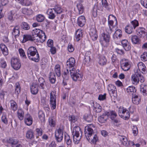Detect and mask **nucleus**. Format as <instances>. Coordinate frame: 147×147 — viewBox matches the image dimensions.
Masks as SVG:
<instances>
[{
    "mask_svg": "<svg viewBox=\"0 0 147 147\" xmlns=\"http://www.w3.org/2000/svg\"><path fill=\"white\" fill-rule=\"evenodd\" d=\"M72 135L74 143L77 144L79 143L82 136V131L79 127L76 126L74 127L73 130Z\"/></svg>",
    "mask_w": 147,
    "mask_h": 147,
    "instance_id": "nucleus-1",
    "label": "nucleus"
},
{
    "mask_svg": "<svg viewBox=\"0 0 147 147\" xmlns=\"http://www.w3.org/2000/svg\"><path fill=\"white\" fill-rule=\"evenodd\" d=\"M32 37L33 38V40L36 39V37H38L40 39L39 41L40 42H44L46 38V35L45 33L42 30L40 29H35L33 30L32 32ZM38 40V38L36 39Z\"/></svg>",
    "mask_w": 147,
    "mask_h": 147,
    "instance_id": "nucleus-2",
    "label": "nucleus"
},
{
    "mask_svg": "<svg viewBox=\"0 0 147 147\" xmlns=\"http://www.w3.org/2000/svg\"><path fill=\"white\" fill-rule=\"evenodd\" d=\"M92 127H94L93 124L88 125L86 126L84 129L85 136L89 142L90 140V138L94 134V133Z\"/></svg>",
    "mask_w": 147,
    "mask_h": 147,
    "instance_id": "nucleus-3",
    "label": "nucleus"
},
{
    "mask_svg": "<svg viewBox=\"0 0 147 147\" xmlns=\"http://www.w3.org/2000/svg\"><path fill=\"white\" fill-rule=\"evenodd\" d=\"M139 24L138 21L134 20L131 22L130 24L127 25L125 28V32L128 34H131L133 31V29L138 26Z\"/></svg>",
    "mask_w": 147,
    "mask_h": 147,
    "instance_id": "nucleus-4",
    "label": "nucleus"
},
{
    "mask_svg": "<svg viewBox=\"0 0 147 147\" xmlns=\"http://www.w3.org/2000/svg\"><path fill=\"white\" fill-rule=\"evenodd\" d=\"M76 61L74 58L71 57L66 62V68L67 72H68L69 69V71L74 70H75Z\"/></svg>",
    "mask_w": 147,
    "mask_h": 147,
    "instance_id": "nucleus-5",
    "label": "nucleus"
},
{
    "mask_svg": "<svg viewBox=\"0 0 147 147\" xmlns=\"http://www.w3.org/2000/svg\"><path fill=\"white\" fill-rule=\"evenodd\" d=\"M63 128L60 126L55 132V136L56 141L58 142H61L63 140Z\"/></svg>",
    "mask_w": 147,
    "mask_h": 147,
    "instance_id": "nucleus-6",
    "label": "nucleus"
},
{
    "mask_svg": "<svg viewBox=\"0 0 147 147\" xmlns=\"http://www.w3.org/2000/svg\"><path fill=\"white\" fill-rule=\"evenodd\" d=\"M118 113L119 115L123 119H127L130 117V113L128 111L123 107L119 108Z\"/></svg>",
    "mask_w": 147,
    "mask_h": 147,
    "instance_id": "nucleus-7",
    "label": "nucleus"
},
{
    "mask_svg": "<svg viewBox=\"0 0 147 147\" xmlns=\"http://www.w3.org/2000/svg\"><path fill=\"white\" fill-rule=\"evenodd\" d=\"M50 103L51 108L54 109L56 107V93L55 91H52L50 93Z\"/></svg>",
    "mask_w": 147,
    "mask_h": 147,
    "instance_id": "nucleus-8",
    "label": "nucleus"
},
{
    "mask_svg": "<svg viewBox=\"0 0 147 147\" xmlns=\"http://www.w3.org/2000/svg\"><path fill=\"white\" fill-rule=\"evenodd\" d=\"M12 67L15 70L19 69L21 67V63L19 59L18 58H12L11 60Z\"/></svg>",
    "mask_w": 147,
    "mask_h": 147,
    "instance_id": "nucleus-9",
    "label": "nucleus"
},
{
    "mask_svg": "<svg viewBox=\"0 0 147 147\" xmlns=\"http://www.w3.org/2000/svg\"><path fill=\"white\" fill-rule=\"evenodd\" d=\"M108 117L110 116V118L113 121L114 124L119 123L120 122V120L118 119H115L117 116L116 112L115 111H110L109 112H107Z\"/></svg>",
    "mask_w": 147,
    "mask_h": 147,
    "instance_id": "nucleus-10",
    "label": "nucleus"
},
{
    "mask_svg": "<svg viewBox=\"0 0 147 147\" xmlns=\"http://www.w3.org/2000/svg\"><path fill=\"white\" fill-rule=\"evenodd\" d=\"M71 76L74 81H76L77 80H81L82 79V76L79 73H76L75 70L70 71Z\"/></svg>",
    "mask_w": 147,
    "mask_h": 147,
    "instance_id": "nucleus-11",
    "label": "nucleus"
},
{
    "mask_svg": "<svg viewBox=\"0 0 147 147\" xmlns=\"http://www.w3.org/2000/svg\"><path fill=\"white\" fill-rule=\"evenodd\" d=\"M108 118L107 112H106L98 117V120L100 123H104L106 122Z\"/></svg>",
    "mask_w": 147,
    "mask_h": 147,
    "instance_id": "nucleus-12",
    "label": "nucleus"
},
{
    "mask_svg": "<svg viewBox=\"0 0 147 147\" xmlns=\"http://www.w3.org/2000/svg\"><path fill=\"white\" fill-rule=\"evenodd\" d=\"M97 31L95 28H92L90 29V35L93 40H96L98 37L96 34Z\"/></svg>",
    "mask_w": 147,
    "mask_h": 147,
    "instance_id": "nucleus-13",
    "label": "nucleus"
},
{
    "mask_svg": "<svg viewBox=\"0 0 147 147\" xmlns=\"http://www.w3.org/2000/svg\"><path fill=\"white\" fill-rule=\"evenodd\" d=\"M24 122L28 126L31 125L32 123V120L30 114H27L25 116Z\"/></svg>",
    "mask_w": 147,
    "mask_h": 147,
    "instance_id": "nucleus-14",
    "label": "nucleus"
},
{
    "mask_svg": "<svg viewBox=\"0 0 147 147\" xmlns=\"http://www.w3.org/2000/svg\"><path fill=\"white\" fill-rule=\"evenodd\" d=\"M121 43L126 51H128L130 49L131 46L129 42L126 40H122L121 41Z\"/></svg>",
    "mask_w": 147,
    "mask_h": 147,
    "instance_id": "nucleus-15",
    "label": "nucleus"
},
{
    "mask_svg": "<svg viewBox=\"0 0 147 147\" xmlns=\"http://www.w3.org/2000/svg\"><path fill=\"white\" fill-rule=\"evenodd\" d=\"M28 55H39L36 49L34 47H30L27 51Z\"/></svg>",
    "mask_w": 147,
    "mask_h": 147,
    "instance_id": "nucleus-16",
    "label": "nucleus"
},
{
    "mask_svg": "<svg viewBox=\"0 0 147 147\" xmlns=\"http://www.w3.org/2000/svg\"><path fill=\"white\" fill-rule=\"evenodd\" d=\"M20 27L18 25L14 26L12 31V34L15 38L18 37L20 34Z\"/></svg>",
    "mask_w": 147,
    "mask_h": 147,
    "instance_id": "nucleus-17",
    "label": "nucleus"
},
{
    "mask_svg": "<svg viewBox=\"0 0 147 147\" xmlns=\"http://www.w3.org/2000/svg\"><path fill=\"white\" fill-rule=\"evenodd\" d=\"M136 33L140 37H141L142 36L143 37L145 36L146 32L144 28H140L137 30Z\"/></svg>",
    "mask_w": 147,
    "mask_h": 147,
    "instance_id": "nucleus-18",
    "label": "nucleus"
},
{
    "mask_svg": "<svg viewBox=\"0 0 147 147\" xmlns=\"http://www.w3.org/2000/svg\"><path fill=\"white\" fill-rule=\"evenodd\" d=\"M138 71L135 72V74H133L131 76V80L134 84H137L139 83V79L138 76Z\"/></svg>",
    "mask_w": 147,
    "mask_h": 147,
    "instance_id": "nucleus-19",
    "label": "nucleus"
},
{
    "mask_svg": "<svg viewBox=\"0 0 147 147\" xmlns=\"http://www.w3.org/2000/svg\"><path fill=\"white\" fill-rule=\"evenodd\" d=\"M138 70L139 71L141 70L143 72H142V73L144 74H145L146 73V67L145 65L142 62H139L138 64Z\"/></svg>",
    "mask_w": 147,
    "mask_h": 147,
    "instance_id": "nucleus-20",
    "label": "nucleus"
},
{
    "mask_svg": "<svg viewBox=\"0 0 147 147\" xmlns=\"http://www.w3.org/2000/svg\"><path fill=\"white\" fill-rule=\"evenodd\" d=\"M132 102L133 103L136 105L138 104L140 102V97L137 95L136 94L132 96Z\"/></svg>",
    "mask_w": 147,
    "mask_h": 147,
    "instance_id": "nucleus-21",
    "label": "nucleus"
},
{
    "mask_svg": "<svg viewBox=\"0 0 147 147\" xmlns=\"http://www.w3.org/2000/svg\"><path fill=\"white\" fill-rule=\"evenodd\" d=\"M38 84H40V87L43 90L45 89L46 87V83L42 77H40L38 79Z\"/></svg>",
    "mask_w": 147,
    "mask_h": 147,
    "instance_id": "nucleus-22",
    "label": "nucleus"
},
{
    "mask_svg": "<svg viewBox=\"0 0 147 147\" xmlns=\"http://www.w3.org/2000/svg\"><path fill=\"white\" fill-rule=\"evenodd\" d=\"M86 22V20L85 17L83 16H81L79 17L78 19V25L80 27L83 26Z\"/></svg>",
    "mask_w": 147,
    "mask_h": 147,
    "instance_id": "nucleus-23",
    "label": "nucleus"
},
{
    "mask_svg": "<svg viewBox=\"0 0 147 147\" xmlns=\"http://www.w3.org/2000/svg\"><path fill=\"white\" fill-rule=\"evenodd\" d=\"M121 67L122 69L125 71H127L130 69V66L127 62L121 61Z\"/></svg>",
    "mask_w": 147,
    "mask_h": 147,
    "instance_id": "nucleus-24",
    "label": "nucleus"
},
{
    "mask_svg": "<svg viewBox=\"0 0 147 147\" xmlns=\"http://www.w3.org/2000/svg\"><path fill=\"white\" fill-rule=\"evenodd\" d=\"M136 91V89L133 86H129L126 89L127 92L129 94L132 95L135 94Z\"/></svg>",
    "mask_w": 147,
    "mask_h": 147,
    "instance_id": "nucleus-25",
    "label": "nucleus"
},
{
    "mask_svg": "<svg viewBox=\"0 0 147 147\" xmlns=\"http://www.w3.org/2000/svg\"><path fill=\"white\" fill-rule=\"evenodd\" d=\"M23 40L22 41V43H24L26 41L29 40L31 41H34L33 38L32 37L31 35L28 34H25L23 35Z\"/></svg>",
    "mask_w": 147,
    "mask_h": 147,
    "instance_id": "nucleus-26",
    "label": "nucleus"
},
{
    "mask_svg": "<svg viewBox=\"0 0 147 147\" xmlns=\"http://www.w3.org/2000/svg\"><path fill=\"white\" fill-rule=\"evenodd\" d=\"M30 90L31 93L34 95L36 94L38 91V86L36 85H33L30 87Z\"/></svg>",
    "mask_w": 147,
    "mask_h": 147,
    "instance_id": "nucleus-27",
    "label": "nucleus"
},
{
    "mask_svg": "<svg viewBox=\"0 0 147 147\" xmlns=\"http://www.w3.org/2000/svg\"><path fill=\"white\" fill-rule=\"evenodd\" d=\"M108 90L113 94H115L117 89L115 86L112 84H109L108 87Z\"/></svg>",
    "mask_w": 147,
    "mask_h": 147,
    "instance_id": "nucleus-28",
    "label": "nucleus"
},
{
    "mask_svg": "<svg viewBox=\"0 0 147 147\" xmlns=\"http://www.w3.org/2000/svg\"><path fill=\"white\" fill-rule=\"evenodd\" d=\"M26 137L27 138L30 140L34 138V133L31 129H30L27 131L26 134Z\"/></svg>",
    "mask_w": 147,
    "mask_h": 147,
    "instance_id": "nucleus-29",
    "label": "nucleus"
},
{
    "mask_svg": "<svg viewBox=\"0 0 147 147\" xmlns=\"http://www.w3.org/2000/svg\"><path fill=\"white\" fill-rule=\"evenodd\" d=\"M122 36V32L119 29L117 30L113 35V38L115 40L117 39L118 37L121 38Z\"/></svg>",
    "mask_w": 147,
    "mask_h": 147,
    "instance_id": "nucleus-30",
    "label": "nucleus"
},
{
    "mask_svg": "<svg viewBox=\"0 0 147 147\" xmlns=\"http://www.w3.org/2000/svg\"><path fill=\"white\" fill-rule=\"evenodd\" d=\"M0 48L4 55H7L8 54V49L4 44H1Z\"/></svg>",
    "mask_w": 147,
    "mask_h": 147,
    "instance_id": "nucleus-31",
    "label": "nucleus"
},
{
    "mask_svg": "<svg viewBox=\"0 0 147 147\" xmlns=\"http://www.w3.org/2000/svg\"><path fill=\"white\" fill-rule=\"evenodd\" d=\"M47 13L49 15V18L51 19H54L55 17V15L53 11V9H49L47 11Z\"/></svg>",
    "mask_w": 147,
    "mask_h": 147,
    "instance_id": "nucleus-32",
    "label": "nucleus"
},
{
    "mask_svg": "<svg viewBox=\"0 0 147 147\" xmlns=\"http://www.w3.org/2000/svg\"><path fill=\"white\" fill-rule=\"evenodd\" d=\"M55 71L58 77L61 76L60 66L59 64L56 65L55 67Z\"/></svg>",
    "mask_w": 147,
    "mask_h": 147,
    "instance_id": "nucleus-33",
    "label": "nucleus"
},
{
    "mask_svg": "<svg viewBox=\"0 0 147 147\" xmlns=\"http://www.w3.org/2000/svg\"><path fill=\"white\" fill-rule=\"evenodd\" d=\"M140 91L144 95L147 94V85L142 84L140 86Z\"/></svg>",
    "mask_w": 147,
    "mask_h": 147,
    "instance_id": "nucleus-34",
    "label": "nucleus"
},
{
    "mask_svg": "<svg viewBox=\"0 0 147 147\" xmlns=\"http://www.w3.org/2000/svg\"><path fill=\"white\" fill-rule=\"evenodd\" d=\"M52 9L57 14H60L62 12V9L61 8L60 6L58 5H55L54 7Z\"/></svg>",
    "mask_w": 147,
    "mask_h": 147,
    "instance_id": "nucleus-35",
    "label": "nucleus"
},
{
    "mask_svg": "<svg viewBox=\"0 0 147 147\" xmlns=\"http://www.w3.org/2000/svg\"><path fill=\"white\" fill-rule=\"evenodd\" d=\"M38 117L42 122L45 121V115L43 112L39 111L38 113Z\"/></svg>",
    "mask_w": 147,
    "mask_h": 147,
    "instance_id": "nucleus-36",
    "label": "nucleus"
},
{
    "mask_svg": "<svg viewBox=\"0 0 147 147\" xmlns=\"http://www.w3.org/2000/svg\"><path fill=\"white\" fill-rule=\"evenodd\" d=\"M100 59L99 63L101 65H104L106 64V60L104 56H100Z\"/></svg>",
    "mask_w": 147,
    "mask_h": 147,
    "instance_id": "nucleus-37",
    "label": "nucleus"
},
{
    "mask_svg": "<svg viewBox=\"0 0 147 147\" xmlns=\"http://www.w3.org/2000/svg\"><path fill=\"white\" fill-rule=\"evenodd\" d=\"M65 139L67 145L71 146L72 144V141L69 136L67 134L66 135L65 134Z\"/></svg>",
    "mask_w": 147,
    "mask_h": 147,
    "instance_id": "nucleus-38",
    "label": "nucleus"
},
{
    "mask_svg": "<svg viewBox=\"0 0 147 147\" xmlns=\"http://www.w3.org/2000/svg\"><path fill=\"white\" fill-rule=\"evenodd\" d=\"M101 36L103 37L104 40L107 43L109 42L110 38V34H105L104 33L101 34Z\"/></svg>",
    "mask_w": 147,
    "mask_h": 147,
    "instance_id": "nucleus-39",
    "label": "nucleus"
},
{
    "mask_svg": "<svg viewBox=\"0 0 147 147\" xmlns=\"http://www.w3.org/2000/svg\"><path fill=\"white\" fill-rule=\"evenodd\" d=\"M84 119L88 122H91L92 121V116L90 114L85 115L84 116Z\"/></svg>",
    "mask_w": 147,
    "mask_h": 147,
    "instance_id": "nucleus-40",
    "label": "nucleus"
},
{
    "mask_svg": "<svg viewBox=\"0 0 147 147\" xmlns=\"http://www.w3.org/2000/svg\"><path fill=\"white\" fill-rule=\"evenodd\" d=\"M131 40L134 44H137L140 41V40L138 37L136 35H134L131 36Z\"/></svg>",
    "mask_w": 147,
    "mask_h": 147,
    "instance_id": "nucleus-41",
    "label": "nucleus"
},
{
    "mask_svg": "<svg viewBox=\"0 0 147 147\" xmlns=\"http://www.w3.org/2000/svg\"><path fill=\"white\" fill-rule=\"evenodd\" d=\"M21 28L24 30H29L30 28V26L29 24L26 22H22L21 24Z\"/></svg>",
    "mask_w": 147,
    "mask_h": 147,
    "instance_id": "nucleus-42",
    "label": "nucleus"
},
{
    "mask_svg": "<svg viewBox=\"0 0 147 147\" xmlns=\"http://www.w3.org/2000/svg\"><path fill=\"white\" fill-rule=\"evenodd\" d=\"M10 102L11 109L13 111H15L17 109V106L16 103L13 100H11Z\"/></svg>",
    "mask_w": 147,
    "mask_h": 147,
    "instance_id": "nucleus-43",
    "label": "nucleus"
},
{
    "mask_svg": "<svg viewBox=\"0 0 147 147\" xmlns=\"http://www.w3.org/2000/svg\"><path fill=\"white\" fill-rule=\"evenodd\" d=\"M18 117L20 120L23 119L24 117V112L21 110H18L17 112Z\"/></svg>",
    "mask_w": 147,
    "mask_h": 147,
    "instance_id": "nucleus-44",
    "label": "nucleus"
},
{
    "mask_svg": "<svg viewBox=\"0 0 147 147\" xmlns=\"http://www.w3.org/2000/svg\"><path fill=\"white\" fill-rule=\"evenodd\" d=\"M22 12L24 14L28 15H30L32 13L31 9H28L27 8H23Z\"/></svg>",
    "mask_w": 147,
    "mask_h": 147,
    "instance_id": "nucleus-45",
    "label": "nucleus"
},
{
    "mask_svg": "<svg viewBox=\"0 0 147 147\" xmlns=\"http://www.w3.org/2000/svg\"><path fill=\"white\" fill-rule=\"evenodd\" d=\"M29 58L32 60L36 62H38L39 61V56H28Z\"/></svg>",
    "mask_w": 147,
    "mask_h": 147,
    "instance_id": "nucleus-46",
    "label": "nucleus"
},
{
    "mask_svg": "<svg viewBox=\"0 0 147 147\" xmlns=\"http://www.w3.org/2000/svg\"><path fill=\"white\" fill-rule=\"evenodd\" d=\"M111 17L113 18L114 19H115L116 20V18L115 16L112 15H110L108 17V26H112L113 24V21L112 20H110V19Z\"/></svg>",
    "mask_w": 147,
    "mask_h": 147,
    "instance_id": "nucleus-47",
    "label": "nucleus"
},
{
    "mask_svg": "<svg viewBox=\"0 0 147 147\" xmlns=\"http://www.w3.org/2000/svg\"><path fill=\"white\" fill-rule=\"evenodd\" d=\"M21 91V88L19 83H17L15 85V92L17 94H19Z\"/></svg>",
    "mask_w": 147,
    "mask_h": 147,
    "instance_id": "nucleus-48",
    "label": "nucleus"
},
{
    "mask_svg": "<svg viewBox=\"0 0 147 147\" xmlns=\"http://www.w3.org/2000/svg\"><path fill=\"white\" fill-rule=\"evenodd\" d=\"M77 7L79 13L80 14H82L84 10V8L82 5L81 3L78 4Z\"/></svg>",
    "mask_w": 147,
    "mask_h": 147,
    "instance_id": "nucleus-49",
    "label": "nucleus"
},
{
    "mask_svg": "<svg viewBox=\"0 0 147 147\" xmlns=\"http://www.w3.org/2000/svg\"><path fill=\"white\" fill-rule=\"evenodd\" d=\"M52 73L51 72L49 74V80L50 82L52 84H54L55 82L56 81V78L55 75L52 76H51Z\"/></svg>",
    "mask_w": 147,
    "mask_h": 147,
    "instance_id": "nucleus-50",
    "label": "nucleus"
},
{
    "mask_svg": "<svg viewBox=\"0 0 147 147\" xmlns=\"http://www.w3.org/2000/svg\"><path fill=\"white\" fill-rule=\"evenodd\" d=\"M45 19L44 16L41 14H39L36 16V20L38 22H42Z\"/></svg>",
    "mask_w": 147,
    "mask_h": 147,
    "instance_id": "nucleus-51",
    "label": "nucleus"
},
{
    "mask_svg": "<svg viewBox=\"0 0 147 147\" xmlns=\"http://www.w3.org/2000/svg\"><path fill=\"white\" fill-rule=\"evenodd\" d=\"M49 125L51 127H54L55 125V120L52 117H50L49 119Z\"/></svg>",
    "mask_w": 147,
    "mask_h": 147,
    "instance_id": "nucleus-52",
    "label": "nucleus"
},
{
    "mask_svg": "<svg viewBox=\"0 0 147 147\" xmlns=\"http://www.w3.org/2000/svg\"><path fill=\"white\" fill-rule=\"evenodd\" d=\"M69 71L68 72H64L63 74H62V76L64 79L65 80H67L69 78Z\"/></svg>",
    "mask_w": 147,
    "mask_h": 147,
    "instance_id": "nucleus-53",
    "label": "nucleus"
},
{
    "mask_svg": "<svg viewBox=\"0 0 147 147\" xmlns=\"http://www.w3.org/2000/svg\"><path fill=\"white\" fill-rule=\"evenodd\" d=\"M94 109L97 113H100L102 111V107L99 104L96 105V107H94Z\"/></svg>",
    "mask_w": 147,
    "mask_h": 147,
    "instance_id": "nucleus-54",
    "label": "nucleus"
},
{
    "mask_svg": "<svg viewBox=\"0 0 147 147\" xmlns=\"http://www.w3.org/2000/svg\"><path fill=\"white\" fill-rule=\"evenodd\" d=\"M98 140V138L96 134L94 135V136L93 138L92 137L90 138V140H91V141H92V142L94 143H96L97 141Z\"/></svg>",
    "mask_w": 147,
    "mask_h": 147,
    "instance_id": "nucleus-55",
    "label": "nucleus"
},
{
    "mask_svg": "<svg viewBox=\"0 0 147 147\" xmlns=\"http://www.w3.org/2000/svg\"><path fill=\"white\" fill-rule=\"evenodd\" d=\"M36 132L38 135V136H36L37 138L38 137V136H40L42 135V130L41 129L37 128L36 129Z\"/></svg>",
    "mask_w": 147,
    "mask_h": 147,
    "instance_id": "nucleus-56",
    "label": "nucleus"
},
{
    "mask_svg": "<svg viewBox=\"0 0 147 147\" xmlns=\"http://www.w3.org/2000/svg\"><path fill=\"white\" fill-rule=\"evenodd\" d=\"M102 2L103 7H105L107 9L109 10L108 4L106 0H102Z\"/></svg>",
    "mask_w": 147,
    "mask_h": 147,
    "instance_id": "nucleus-57",
    "label": "nucleus"
},
{
    "mask_svg": "<svg viewBox=\"0 0 147 147\" xmlns=\"http://www.w3.org/2000/svg\"><path fill=\"white\" fill-rule=\"evenodd\" d=\"M138 76L139 79V82L140 81L141 82H143L144 81V79L141 74L139 73V72H138Z\"/></svg>",
    "mask_w": 147,
    "mask_h": 147,
    "instance_id": "nucleus-58",
    "label": "nucleus"
},
{
    "mask_svg": "<svg viewBox=\"0 0 147 147\" xmlns=\"http://www.w3.org/2000/svg\"><path fill=\"white\" fill-rule=\"evenodd\" d=\"M47 46L50 47H53V41L51 39L49 40L47 42Z\"/></svg>",
    "mask_w": 147,
    "mask_h": 147,
    "instance_id": "nucleus-59",
    "label": "nucleus"
},
{
    "mask_svg": "<svg viewBox=\"0 0 147 147\" xmlns=\"http://www.w3.org/2000/svg\"><path fill=\"white\" fill-rule=\"evenodd\" d=\"M106 31L108 34H111L113 31L112 28H111L110 26H108L106 28Z\"/></svg>",
    "mask_w": 147,
    "mask_h": 147,
    "instance_id": "nucleus-60",
    "label": "nucleus"
},
{
    "mask_svg": "<svg viewBox=\"0 0 147 147\" xmlns=\"http://www.w3.org/2000/svg\"><path fill=\"white\" fill-rule=\"evenodd\" d=\"M69 119L71 123H74L76 121L75 117L73 115H71L69 117Z\"/></svg>",
    "mask_w": 147,
    "mask_h": 147,
    "instance_id": "nucleus-61",
    "label": "nucleus"
},
{
    "mask_svg": "<svg viewBox=\"0 0 147 147\" xmlns=\"http://www.w3.org/2000/svg\"><path fill=\"white\" fill-rule=\"evenodd\" d=\"M68 50L69 52H72L74 50V48L71 44H69L68 46Z\"/></svg>",
    "mask_w": 147,
    "mask_h": 147,
    "instance_id": "nucleus-62",
    "label": "nucleus"
},
{
    "mask_svg": "<svg viewBox=\"0 0 147 147\" xmlns=\"http://www.w3.org/2000/svg\"><path fill=\"white\" fill-rule=\"evenodd\" d=\"M106 94H104L103 95H100L99 96L98 99L100 100H104L106 98Z\"/></svg>",
    "mask_w": 147,
    "mask_h": 147,
    "instance_id": "nucleus-63",
    "label": "nucleus"
},
{
    "mask_svg": "<svg viewBox=\"0 0 147 147\" xmlns=\"http://www.w3.org/2000/svg\"><path fill=\"white\" fill-rule=\"evenodd\" d=\"M141 4L147 8V0H141Z\"/></svg>",
    "mask_w": 147,
    "mask_h": 147,
    "instance_id": "nucleus-64",
    "label": "nucleus"
}]
</instances>
